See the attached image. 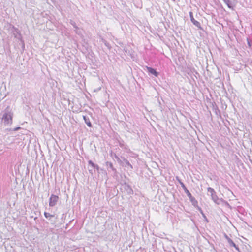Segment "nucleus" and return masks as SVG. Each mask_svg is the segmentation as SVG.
Listing matches in <instances>:
<instances>
[{
    "instance_id": "1",
    "label": "nucleus",
    "mask_w": 252,
    "mask_h": 252,
    "mask_svg": "<svg viewBox=\"0 0 252 252\" xmlns=\"http://www.w3.org/2000/svg\"><path fill=\"white\" fill-rule=\"evenodd\" d=\"M13 113L7 107L3 111L2 120L4 121L5 125L11 124L12 123Z\"/></svg>"
},
{
    "instance_id": "2",
    "label": "nucleus",
    "mask_w": 252,
    "mask_h": 252,
    "mask_svg": "<svg viewBox=\"0 0 252 252\" xmlns=\"http://www.w3.org/2000/svg\"><path fill=\"white\" fill-rule=\"evenodd\" d=\"M207 191L209 193H210V195L213 201L217 204H220V200L219 199V198L218 197L214 189L211 187H208L207 188Z\"/></svg>"
},
{
    "instance_id": "3",
    "label": "nucleus",
    "mask_w": 252,
    "mask_h": 252,
    "mask_svg": "<svg viewBox=\"0 0 252 252\" xmlns=\"http://www.w3.org/2000/svg\"><path fill=\"white\" fill-rule=\"evenodd\" d=\"M187 196L189 198L190 201L191 202L192 205L194 206L195 207H196L198 208V209L200 211L201 213H203V211L198 206V201L195 199V198L193 197L191 193L187 195Z\"/></svg>"
},
{
    "instance_id": "4",
    "label": "nucleus",
    "mask_w": 252,
    "mask_h": 252,
    "mask_svg": "<svg viewBox=\"0 0 252 252\" xmlns=\"http://www.w3.org/2000/svg\"><path fill=\"white\" fill-rule=\"evenodd\" d=\"M59 200V197L57 195L54 194H51L49 198V206L54 207L55 206Z\"/></svg>"
},
{
    "instance_id": "5",
    "label": "nucleus",
    "mask_w": 252,
    "mask_h": 252,
    "mask_svg": "<svg viewBox=\"0 0 252 252\" xmlns=\"http://www.w3.org/2000/svg\"><path fill=\"white\" fill-rule=\"evenodd\" d=\"M121 189H124L126 191L127 194L131 195L133 194V191L131 187L127 184L125 183L121 185Z\"/></svg>"
},
{
    "instance_id": "6",
    "label": "nucleus",
    "mask_w": 252,
    "mask_h": 252,
    "mask_svg": "<svg viewBox=\"0 0 252 252\" xmlns=\"http://www.w3.org/2000/svg\"><path fill=\"white\" fill-rule=\"evenodd\" d=\"M189 17L190 18V20L191 22L197 27H198L199 29L202 30V27H201L200 23L195 20V19L193 18V13L192 12H189Z\"/></svg>"
},
{
    "instance_id": "7",
    "label": "nucleus",
    "mask_w": 252,
    "mask_h": 252,
    "mask_svg": "<svg viewBox=\"0 0 252 252\" xmlns=\"http://www.w3.org/2000/svg\"><path fill=\"white\" fill-rule=\"evenodd\" d=\"M225 237L227 240L230 246L234 247L237 250L239 251V249L235 243L226 235L225 234Z\"/></svg>"
},
{
    "instance_id": "8",
    "label": "nucleus",
    "mask_w": 252,
    "mask_h": 252,
    "mask_svg": "<svg viewBox=\"0 0 252 252\" xmlns=\"http://www.w3.org/2000/svg\"><path fill=\"white\" fill-rule=\"evenodd\" d=\"M177 180L178 181L179 184L181 185V187H182L183 189H184L185 192L186 193L187 195L190 194V192L188 190L187 188H186L185 184L181 181V180L180 179V178L178 177H176Z\"/></svg>"
},
{
    "instance_id": "9",
    "label": "nucleus",
    "mask_w": 252,
    "mask_h": 252,
    "mask_svg": "<svg viewBox=\"0 0 252 252\" xmlns=\"http://www.w3.org/2000/svg\"><path fill=\"white\" fill-rule=\"evenodd\" d=\"M146 68H147V71H148L149 73L153 74V75H154L156 77L158 76L159 73L155 69H154L151 67H148V66H147Z\"/></svg>"
},
{
    "instance_id": "10",
    "label": "nucleus",
    "mask_w": 252,
    "mask_h": 252,
    "mask_svg": "<svg viewBox=\"0 0 252 252\" xmlns=\"http://www.w3.org/2000/svg\"><path fill=\"white\" fill-rule=\"evenodd\" d=\"M83 118L85 121V123L86 124V125L90 127H92V125L90 121V119L88 117L86 116H83Z\"/></svg>"
},
{
    "instance_id": "11",
    "label": "nucleus",
    "mask_w": 252,
    "mask_h": 252,
    "mask_svg": "<svg viewBox=\"0 0 252 252\" xmlns=\"http://www.w3.org/2000/svg\"><path fill=\"white\" fill-rule=\"evenodd\" d=\"M224 2L226 4L229 8L233 9V7H234L235 5L233 4L232 2L230 1V0H224Z\"/></svg>"
},
{
    "instance_id": "12",
    "label": "nucleus",
    "mask_w": 252,
    "mask_h": 252,
    "mask_svg": "<svg viewBox=\"0 0 252 252\" xmlns=\"http://www.w3.org/2000/svg\"><path fill=\"white\" fill-rule=\"evenodd\" d=\"M44 216L46 218L48 219L49 220L52 221V219L54 217V215H51L49 213L45 212L44 213Z\"/></svg>"
},
{
    "instance_id": "13",
    "label": "nucleus",
    "mask_w": 252,
    "mask_h": 252,
    "mask_svg": "<svg viewBox=\"0 0 252 252\" xmlns=\"http://www.w3.org/2000/svg\"><path fill=\"white\" fill-rule=\"evenodd\" d=\"M106 165L108 168H110L113 171H116V169L114 168L112 163L110 162H106Z\"/></svg>"
},
{
    "instance_id": "14",
    "label": "nucleus",
    "mask_w": 252,
    "mask_h": 252,
    "mask_svg": "<svg viewBox=\"0 0 252 252\" xmlns=\"http://www.w3.org/2000/svg\"><path fill=\"white\" fill-rule=\"evenodd\" d=\"M102 41L108 49L111 48V47L110 44L106 40L102 38Z\"/></svg>"
},
{
    "instance_id": "15",
    "label": "nucleus",
    "mask_w": 252,
    "mask_h": 252,
    "mask_svg": "<svg viewBox=\"0 0 252 252\" xmlns=\"http://www.w3.org/2000/svg\"><path fill=\"white\" fill-rule=\"evenodd\" d=\"M123 160L127 166H128L131 169L133 168L132 166L131 165V164L129 163V162L127 159H126V158H124L123 159Z\"/></svg>"
},
{
    "instance_id": "16",
    "label": "nucleus",
    "mask_w": 252,
    "mask_h": 252,
    "mask_svg": "<svg viewBox=\"0 0 252 252\" xmlns=\"http://www.w3.org/2000/svg\"><path fill=\"white\" fill-rule=\"evenodd\" d=\"M88 164L91 167L94 168L96 164H94L92 160H90L88 161Z\"/></svg>"
},
{
    "instance_id": "17",
    "label": "nucleus",
    "mask_w": 252,
    "mask_h": 252,
    "mask_svg": "<svg viewBox=\"0 0 252 252\" xmlns=\"http://www.w3.org/2000/svg\"><path fill=\"white\" fill-rule=\"evenodd\" d=\"M20 129H21V127H16V128H14L13 129H10L9 131H10V130H12V131H17V130H19Z\"/></svg>"
},
{
    "instance_id": "18",
    "label": "nucleus",
    "mask_w": 252,
    "mask_h": 252,
    "mask_svg": "<svg viewBox=\"0 0 252 252\" xmlns=\"http://www.w3.org/2000/svg\"><path fill=\"white\" fill-rule=\"evenodd\" d=\"M71 23L73 26V27L74 28H75L76 29L78 28L76 26V24H75V22L71 21Z\"/></svg>"
},
{
    "instance_id": "19",
    "label": "nucleus",
    "mask_w": 252,
    "mask_h": 252,
    "mask_svg": "<svg viewBox=\"0 0 252 252\" xmlns=\"http://www.w3.org/2000/svg\"><path fill=\"white\" fill-rule=\"evenodd\" d=\"M94 169H96L98 172L99 171V167L98 166V165H96L95 167L94 168Z\"/></svg>"
},
{
    "instance_id": "20",
    "label": "nucleus",
    "mask_w": 252,
    "mask_h": 252,
    "mask_svg": "<svg viewBox=\"0 0 252 252\" xmlns=\"http://www.w3.org/2000/svg\"><path fill=\"white\" fill-rule=\"evenodd\" d=\"M89 172L91 175H93L94 174L93 170L91 169H89Z\"/></svg>"
},
{
    "instance_id": "21",
    "label": "nucleus",
    "mask_w": 252,
    "mask_h": 252,
    "mask_svg": "<svg viewBox=\"0 0 252 252\" xmlns=\"http://www.w3.org/2000/svg\"><path fill=\"white\" fill-rule=\"evenodd\" d=\"M201 214L203 215L204 218L205 219V220H206L208 222L207 219L206 217L205 216V215L204 214V213H201Z\"/></svg>"
},
{
    "instance_id": "22",
    "label": "nucleus",
    "mask_w": 252,
    "mask_h": 252,
    "mask_svg": "<svg viewBox=\"0 0 252 252\" xmlns=\"http://www.w3.org/2000/svg\"><path fill=\"white\" fill-rule=\"evenodd\" d=\"M115 158L117 159V160L118 161H119V160H120V158H119L117 155H115Z\"/></svg>"
},
{
    "instance_id": "23",
    "label": "nucleus",
    "mask_w": 252,
    "mask_h": 252,
    "mask_svg": "<svg viewBox=\"0 0 252 252\" xmlns=\"http://www.w3.org/2000/svg\"><path fill=\"white\" fill-rule=\"evenodd\" d=\"M248 44L249 45V46L250 47L251 46V44H250V41H249V40L248 39Z\"/></svg>"
},
{
    "instance_id": "24",
    "label": "nucleus",
    "mask_w": 252,
    "mask_h": 252,
    "mask_svg": "<svg viewBox=\"0 0 252 252\" xmlns=\"http://www.w3.org/2000/svg\"><path fill=\"white\" fill-rule=\"evenodd\" d=\"M223 0L224 1V0Z\"/></svg>"
}]
</instances>
